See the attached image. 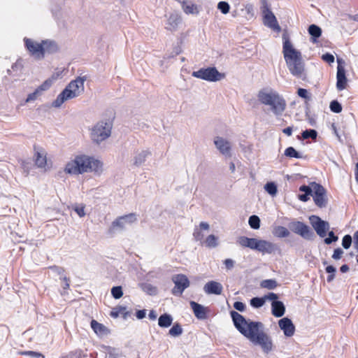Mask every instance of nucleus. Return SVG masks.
Returning <instances> with one entry per match:
<instances>
[{
  "label": "nucleus",
  "instance_id": "nucleus-4",
  "mask_svg": "<svg viewBox=\"0 0 358 358\" xmlns=\"http://www.w3.org/2000/svg\"><path fill=\"white\" fill-rule=\"evenodd\" d=\"M259 103L268 108L276 117L281 116L287 107V102L282 95L272 88H264L258 92Z\"/></svg>",
  "mask_w": 358,
  "mask_h": 358
},
{
  "label": "nucleus",
  "instance_id": "nucleus-30",
  "mask_svg": "<svg viewBox=\"0 0 358 358\" xmlns=\"http://www.w3.org/2000/svg\"><path fill=\"white\" fill-rule=\"evenodd\" d=\"M285 155L290 158L303 159L306 158L301 153L297 152L293 147H289L285 150Z\"/></svg>",
  "mask_w": 358,
  "mask_h": 358
},
{
  "label": "nucleus",
  "instance_id": "nucleus-60",
  "mask_svg": "<svg viewBox=\"0 0 358 358\" xmlns=\"http://www.w3.org/2000/svg\"><path fill=\"white\" fill-rule=\"evenodd\" d=\"M200 230H208L210 228L209 224L207 222H201L199 224Z\"/></svg>",
  "mask_w": 358,
  "mask_h": 358
},
{
  "label": "nucleus",
  "instance_id": "nucleus-9",
  "mask_svg": "<svg viewBox=\"0 0 358 358\" xmlns=\"http://www.w3.org/2000/svg\"><path fill=\"white\" fill-rule=\"evenodd\" d=\"M192 76L208 82L220 81L225 77V75L219 72L215 67L201 68L198 71H193Z\"/></svg>",
  "mask_w": 358,
  "mask_h": 358
},
{
  "label": "nucleus",
  "instance_id": "nucleus-3",
  "mask_svg": "<svg viewBox=\"0 0 358 358\" xmlns=\"http://www.w3.org/2000/svg\"><path fill=\"white\" fill-rule=\"evenodd\" d=\"M282 53L289 71L293 76L301 77L304 64L301 52L294 48L286 34L282 35Z\"/></svg>",
  "mask_w": 358,
  "mask_h": 358
},
{
  "label": "nucleus",
  "instance_id": "nucleus-7",
  "mask_svg": "<svg viewBox=\"0 0 358 358\" xmlns=\"http://www.w3.org/2000/svg\"><path fill=\"white\" fill-rule=\"evenodd\" d=\"M111 129L112 124L110 122H98L90 129V138L94 143L99 144L110 136Z\"/></svg>",
  "mask_w": 358,
  "mask_h": 358
},
{
  "label": "nucleus",
  "instance_id": "nucleus-27",
  "mask_svg": "<svg viewBox=\"0 0 358 358\" xmlns=\"http://www.w3.org/2000/svg\"><path fill=\"white\" fill-rule=\"evenodd\" d=\"M182 7L186 14L198 15L199 13L198 6L191 1H184Z\"/></svg>",
  "mask_w": 358,
  "mask_h": 358
},
{
  "label": "nucleus",
  "instance_id": "nucleus-37",
  "mask_svg": "<svg viewBox=\"0 0 358 358\" xmlns=\"http://www.w3.org/2000/svg\"><path fill=\"white\" fill-rule=\"evenodd\" d=\"M217 9L224 15L229 13L230 6L227 1H220L217 6Z\"/></svg>",
  "mask_w": 358,
  "mask_h": 358
},
{
  "label": "nucleus",
  "instance_id": "nucleus-56",
  "mask_svg": "<svg viewBox=\"0 0 358 358\" xmlns=\"http://www.w3.org/2000/svg\"><path fill=\"white\" fill-rule=\"evenodd\" d=\"M234 307L236 310H238V311H241V312H243L245 310V305L241 302V301H236L234 303Z\"/></svg>",
  "mask_w": 358,
  "mask_h": 358
},
{
  "label": "nucleus",
  "instance_id": "nucleus-54",
  "mask_svg": "<svg viewBox=\"0 0 358 358\" xmlns=\"http://www.w3.org/2000/svg\"><path fill=\"white\" fill-rule=\"evenodd\" d=\"M322 59L329 64L333 63L334 62V57L330 53H326L323 55L322 56Z\"/></svg>",
  "mask_w": 358,
  "mask_h": 358
},
{
  "label": "nucleus",
  "instance_id": "nucleus-25",
  "mask_svg": "<svg viewBox=\"0 0 358 358\" xmlns=\"http://www.w3.org/2000/svg\"><path fill=\"white\" fill-rule=\"evenodd\" d=\"M272 314L276 317H282L285 312V307L282 301H273L271 303Z\"/></svg>",
  "mask_w": 358,
  "mask_h": 358
},
{
  "label": "nucleus",
  "instance_id": "nucleus-32",
  "mask_svg": "<svg viewBox=\"0 0 358 358\" xmlns=\"http://www.w3.org/2000/svg\"><path fill=\"white\" fill-rule=\"evenodd\" d=\"M308 33L310 35L315 38H319L322 34V29L320 27L315 24H311L308 27Z\"/></svg>",
  "mask_w": 358,
  "mask_h": 358
},
{
  "label": "nucleus",
  "instance_id": "nucleus-51",
  "mask_svg": "<svg viewBox=\"0 0 358 358\" xmlns=\"http://www.w3.org/2000/svg\"><path fill=\"white\" fill-rule=\"evenodd\" d=\"M193 236L196 241H201L203 239L204 235L201 231L196 228L194 231Z\"/></svg>",
  "mask_w": 358,
  "mask_h": 358
},
{
  "label": "nucleus",
  "instance_id": "nucleus-43",
  "mask_svg": "<svg viewBox=\"0 0 358 358\" xmlns=\"http://www.w3.org/2000/svg\"><path fill=\"white\" fill-rule=\"evenodd\" d=\"M55 78H53L52 79H48V80H46L42 85H41L37 89L40 91V92L41 93V92L43 91H45L47 90H48L50 86L52 85V81L53 80H55Z\"/></svg>",
  "mask_w": 358,
  "mask_h": 358
},
{
  "label": "nucleus",
  "instance_id": "nucleus-58",
  "mask_svg": "<svg viewBox=\"0 0 358 358\" xmlns=\"http://www.w3.org/2000/svg\"><path fill=\"white\" fill-rule=\"evenodd\" d=\"M145 310H140L136 312V317L139 320H141L145 317Z\"/></svg>",
  "mask_w": 358,
  "mask_h": 358
},
{
  "label": "nucleus",
  "instance_id": "nucleus-23",
  "mask_svg": "<svg viewBox=\"0 0 358 358\" xmlns=\"http://www.w3.org/2000/svg\"><path fill=\"white\" fill-rule=\"evenodd\" d=\"M90 325L94 333L99 337L106 336L110 333L109 329L105 325L94 320L91 321Z\"/></svg>",
  "mask_w": 358,
  "mask_h": 358
},
{
  "label": "nucleus",
  "instance_id": "nucleus-45",
  "mask_svg": "<svg viewBox=\"0 0 358 358\" xmlns=\"http://www.w3.org/2000/svg\"><path fill=\"white\" fill-rule=\"evenodd\" d=\"M352 244V237L350 235H345L342 240V245L345 249H348Z\"/></svg>",
  "mask_w": 358,
  "mask_h": 358
},
{
  "label": "nucleus",
  "instance_id": "nucleus-24",
  "mask_svg": "<svg viewBox=\"0 0 358 358\" xmlns=\"http://www.w3.org/2000/svg\"><path fill=\"white\" fill-rule=\"evenodd\" d=\"M42 50L44 57L45 53L51 54L56 52L58 50V45L53 41L44 40L42 41Z\"/></svg>",
  "mask_w": 358,
  "mask_h": 358
},
{
  "label": "nucleus",
  "instance_id": "nucleus-53",
  "mask_svg": "<svg viewBox=\"0 0 358 358\" xmlns=\"http://www.w3.org/2000/svg\"><path fill=\"white\" fill-rule=\"evenodd\" d=\"M343 254V250L338 248L334 250V254L332 255V258L335 260H338L341 258Z\"/></svg>",
  "mask_w": 358,
  "mask_h": 358
},
{
  "label": "nucleus",
  "instance_id": "nucleus-42",
  "mask_svg": "<svg viewBox=\"0 0 358 358\" xmlns=\"http://www.w3.org/2000/svg\"><path fill=\"white\" fill-rule=\"evenodd\" d=\"M302 137L304 139L312 138L315 139L317 137V131L314 129H306L302 133Z\"/></svg>",
  "mask_w": 358,
  "mask_h": 358
},
{
  "label": "nucleus",
  "instance_id": "nucleus-49",
  "mask_svg": "<svg viewBox=\"0 0 358 358\" xmlns=\"http://www.w3.org/2000/svg\"><path fill=\"white\" fill-rule=\"evenodd\" d=\"M297 94L305 99L309 100L310 99V96L307 90L303 88H299L297 91Z\"/></svg>",
  "mask_w": 358,
  "mask_h": 358
},
{
  "label": "nucleus",
  "instance_id": "nucleus-50",
  "mask_svg": "<svg viewBox=\"0 0 358 358\" xmlns=\"http://www.w3.org/2000/svg\"><path fill=\"white\" fill-rule=\"evenodd\" d=\"M40 95H41L40 91L38 89H36L33 93H31L27 96L26 102H30V101H34Z\"/></svg>",
  "mask_w": 358,
  "mask_h": 358
},
{
  "label": "nucleus",
  "instance_id": "nucleus-63",
  "mask_svg": "<svg viewBox=\"0 0 358 358\" xmlns=\"http://www.w3.org/2000/svg\"><path fill=\"white\" fill-rule=\"evenodd\" d=\"M283 133L287 135L288 136H290L292 134V128L290 127H288L283 129Z\"/></svg>",
  "mask_w": 358,
  "mask_h": 358
},
{
  "label": "nucleus",
  "instance_id": "nucleus-11",
  "mask_svg": "<svg viewBox=\"0 0 358 358\" xmlns=\"http://www.w3.org/2000/svg\"><path fill=\"white\" fill-rule=\"evenodd\" d=\"M289 227L294 233L301 236L304 239L311 241L315 238L314 232L303 222L299 221L291 222Z\"/></svg>",
  "mask_w": 358,
  "mask_h": 358
},
{
  "label": "nucleus",
  "instance_id": "nucleus-17",
  "mask_svg": "<svg viewBox=\"0 0 358 358\" xmlns=\"http://www.w3.org/2000/svg\"><path fill=\"white\" fill-rule=\"evenodd\" d=\"M278 325L287 337H291L294 334L295 326L288 317H283L278 321Z\"/></svg>",
  "mask_w": 358,
  "mask_h": 358
},
{
  "label": "nucleus",
  "instance_id": "nucleus-38",
  "mask_svg": "<svg viewBox=\"0 0 358 358\" xmlns=\"http://www.w3.org/2000/svg\"><path fill=\"white\" fill-rule=\"evenodd\" d=\"M261 286L264 288L273 289L277 287V282L272 279L264 280L262 281Z\"/></svg>",
  "mask_w": 358,
  "mask_h": 358
},
{
  "label": "nucleus",
  "instance_id": "nucleus-19",
  "mask_svg": "<svg viewBox=\"0 0 358 358\" xmlns=\"http://www.w3.org/2000/svg\"><path fill=\"white\" fill-rule=\"evenodd\" d=\"M336 87L338 90L341 91L345 89L347 85V78L345 76V71L343 66L340 64L337 67L336 73Z\"/></svg>",
  "mask_w": 358,
  "mask_h": 358
},
{
  "label": "nucleus",
  "instance_id": "nucleus-21",
  "mask_svg": "<svg viewBox=\"0 0 358 358\" xmlns=\"http://www.w3.org/2000/svg\"><path fill=\"white\" fill-rule=\"evenodd\" d=\"M150 155L151 152L149 150L136 151L134 156V165L136 166H141L145 162L146 159Z\"/></svg>",
  "mask_w": 358,
  "mask_h": 358
},
{
  "label": "nucleus",
  "instance_id": "nucleus-40",
  "mask_svg": "<svg viewBox=\"0 0 358 358\" xmlns=\"http://www.w3.org/2000/svg\"><path fill=\"white\" fill-rule=\"evenodd\" d=\"M329 108L334 113H338L342 110L341 104L336 100H334L330 103Z\"/></svg>",
  "mask_w": 358,
  "mask_h": 358
},
{
  "label": "nucleus",
  "instance_id": "nucleus-8",
  "mask_svg": "<svg viewBox=\"0 0 358 358\" xmlns=\"http://www.w3.org/2000/svg\"><path fill=\"white\" fill-rule=\"evenodd\" d=\"M261 11L264 24L274 31L279 33L281 31V27L273 13L271 10L266 0H261Z\"/></svg>",
  "mask_w": 358,
  "mask_h": 358
},
{
  "label": "nucleus",
  "instance_id": "nucleus-57",
  "mask_svg": "<svg viewBox=\"0 0 358 358\" xmlns=\"http://www.w3.org/2000/svg\"><path fill=\"white\" fill-rule=\"evenodd\" d=\"M264 299L272 301V302L278 301L277 299H278V296L275 293L271 292L268 294L265 295Z\"/></svg>",
  "mask_w": 358,
  "mask_h": 358
},
{
  "label": "nucleus",
  "instance_id": "nucleus-16",
  "mask_svg": "<svg viewBox=\"0 0 358 358\" xmlns=\"http://www.w3.org/2000/svg\"><path fill=\"white\" fill-rule=\"evenodd\" d=\"M213 143L220 154L225 157H231V143L229 141L224 137L217 136L214 138Z\"/></svg>",
  "mask_w": 358,
  "mask_h": 358
},
{
  "label": "nucleus",
  "instance_id": "nucleus-61",
  "mask_svg": "<svg viewBox=\"0 0 358 358\" xmlns=\"http://www.w3.org/2000/svg\"><path fill=\"white\" fill-rule=\"evenodd\" d=\"M313 194H304L299 196V199L302 201H307L309 199V196Z\"/></svg>",
  "mask_w": 358,
  "mask_h": 358
},
{
  "label": "nucleus",
  "instance_id": "nucleus-47",
  "mask_svg": "<svg viewBox=\"0 0 358 358\" xmlns=\"http://www.w3.org/2000/svg\"><path fill=\"white\" fill-rule=\"evenodd\" d=\"M50 269L55 274L59 275L60 278H62L63 277H64V270L63 268L57 266H51L50 268Z\"/></svg>",
  "mask_w": 358,
  "mask_h": 358
},
{
  "label": "nucleus",
  "instance_id": "nucleus-1",
  "mask_svg": "<svg viewBox=\"0 0 358 358\" xmlns=\"http://www.w3.org/2000/svg\"><path fill=\"white\" fill-rule=\"evenodd\" d=\"M234 324L237 330L255 345H259L263 352L269 353L273 350V341L271 337L264 332V325L260 322L247 320L235 310L230 312Z\"/></svg>",
  "mask_w": 358,
  "mask_h": 358
},
{
  "label": "nucleus",
  "instance_id": "nucleus-15",
  "mask_svg": "<svg viewBox=\"0 0 358 358\" xmlns=\"http://www.w3.org/2000/svg\"><path fill=\"white\" fill-rule=\"evenodd\" d=\"M24 41L26 48L32 57L38 60L43 59L42 42L38 43L28 38H24Z\"/></svg>",
  "mask_w": 358,
  "mask_h": 358
},
{
  "label": "nucleus",
  "instance_id": "nucleus-13",
  "mask_svg": "<svg viewBox=\"0 0 358 358\" xmlns=\"http://www.w3.org/2000/svg\"><path fill=\"white\" fill-rule=\"evenodd\" d=\"M172 281L175 287L172 289V294L176 296H181L184 290L189 286V280L184 274H177L172 277Z\"/></svg>",
  "mask_w": 358,
  "mask_h": 358
},
{
  "label": "nucleus",
  "instance_id": "nucleus-46",
  "mask_svg": "<svg viewBox=\"0 0 358 358\" xmlns=\"http://www.w3.org/2000/svg\"><path fill=\"white\" fill-rule=\"evenodd\" d=\"M73 210L76 212L80 217H83L85 215V206L83 204L75 206L73 207Z\"/></svg>",
  "mask_w": 358,
  "mask_h": 358
},
{
  "label": "nucleus",
  "instance_id": "nucleus-64",
  "mask_svg": "<svg viewBox=\"0 0 358 358\" xmlns=\"http://www.w3.org/2000/svg\"><path fill=\"white\" fill-rule=\"evenodd\" d=\"M62 279H63V280H64V285H62L63 289H69V280L66 278V276L63 277Z\"/></svg>",
  "mask_w": 358,
  "mask_h": 358
},
{
  "label": "nucleus",
  "instance_id": "nucleus-5",
  "mask_svg": "<svg viewBox=\"0 0 358 358\" xmlns=\"http://www.w3.org/2000/svg\"><path fill=\"white\" fill-rule=\"evenodd\" d=\"M85 80V77H78L71 81L64 90L58 94L56 99L52 102V106L57 108H60L66 101L78 96L84 91Z\"/></svg>",
  "mask_w": 358,
  "mask_h": 358
},
{
  "label": "nucleus",
  "instance_id": "nucleus-52",
  "mask_svg": "<svg viewBox=\"0 0 358 358\" xmlns=\"http://www.w3.org/2000/svg\"><path fill=\"white\" fill-rule=\"evenodd\" d=\"M299 190L301 192H305V194H313V182L310 184V186H307V185L301 186L299 187Z\"/></svg>",
  "mask_w": 358,
  "mask_h": 358
},
{
  "label": "nucleus",
  "instance_id": "nucleus-12",
  "mask_svg": "<svg viewBox=\"0 0 358 358\" xmlns=\"http://www.w3.org/2000/svg\"><path fill=\"white\" fill-rule=\"evenodd\" d=\"M313 198L315 205L320 208H324L327 205L328 199L326 189L320 184L313 182Z\"/></svg>",
  "mask_w": 358,
  "mask_h": 358
},
{
  "label": "nucleus",
  "instance_id": "nucleus-18",
  "mask_svg": "<svg viewBox=\"0 0 358 358\" xmlns=\"http://www.w3.org/2000/svg\"><path fill=\"white\" fill-rule=\"evenodd\" d=\"M223 287L221 283L211 280L208 282L203 286V291L207 294L220 295L222 294Z\"/></svg>",
  "mask_w": 358,
  "mask_h": 358
},
{
  "label": "nucleus",
  "instance_id": "nucleus-39",
  "mask_svg": "<svg viewBox=\"0 0 358 358\" xmlns=\"http://www.w3.org/2000/svg\"><path fill=\"white\" fill-rule=\"evenodd\" d=\"M264 303V298L254 297L250 300V305L254 308H260Z\"/></svg>",
  "mask_w": 358,
  "mask_h": 358
},
{
  "label": "nucleus",
  "instance_id": "nucleus-35",
  "mask_svg": "<svg viewBox=\"0 0 358 358\" xmlns=\"http://www.w3.org/2000/svg\"><path fill=\"white\" fill-rule=\"evenodd\" d=\"M182 333V329L178 323L175 324L169 331V335L173 337L179 336Z\"/></svg>",
  "mask_w": 358,
  "mask_h": 358
},
{
  "label": "nucleus",
  "instance_id": "nucleus-48",
  "mask_svg": "<svg viewBox=\"0 0 358 358\" xmlns=\"http://www.w3.org/2000/svg\"><path fill=\"white\" fill-rule=\"evenodd\" d=\"M21 354L23 355L30 356L33 358H39V357L45 358L44 356L41 353L38 352H34V351H24V352H21Z\"/></svg>",
  "mask_w": 358,
  "mask_h": 358
},
{
  "label": "nucleus",
  "instance_id": "nucleus-26",
  "mask_svg": "<svg viewBox=\"0 0 358 358\" xmlns=\"http://www.w3.org/2000/svg\"><path fill=\"white\" fill-rule=\"evenodd\" d=\"M35 164L39 168L45 169L47 165L46 153L43 150L37 151L35 154Z\"/></svg>",
  "mask_w": 358,
  "mask_h": 358
},
{
  "label": "nucleus",
  "instance_id": "nucleus-36",
  "mask_svg": "<svg viewBox=\"0 0 358 358\" xmlns=\"http://www.w3.org/2000/svg\"><path fill=\"white\" fill-rule=\"evenodd\" d=\"M248 223L251 228L258 229L260 227V219L257 215H252L249 217Z\"/></svg>",
  "mask_w": 358,
  "mask_h": 358
},
{
  "label": "nucleus",
  "instance_id": "nucleus-22",
  "mask_svg": "<svg viewBox=\"0 0 358 358\" xmlns=\"http://www.w3.org/2000/svg\"><path fill=\"white\" fill-rule=\"evenodd\" d=\"M180 22V16L177 13H172L169 15L167 20L166 29L169 31H174L178 29V27Z\"/></svg>",
  "mask_w": 358,
  "mask_h": 358
},
{
  "label": "nucleus",
  "instance_id": "nucleus-62",
  "mask_svg": "<svg viewBox=\"0 0 358 358\" xmlns=\"http://www.w3.org/2000/svg\"><path fill=\"white\" fill-rule=\"evenodd\" d=\"M157 313L155 310H152L150 311L148 317L151 320H155L157 318Z\"/></svg>",
  "mask_w": 358,
  "mask_h": 358
},
{
  "label": "nucleus",
  "instance_id": "nucleus-41",
  "mask_svg": "<svg viewBox=\"0 0 358 358\" xmlns=\"http://www.w3.org/2000/svg\"><path fill=\"white\" fill-rule=\"evenodd\" d=\"M111 294L116 299L121 298L123 295L122 287H120V286L113 287L111 289Z\"/></svg>",
  "mask_w": 358,
  "mask_h": 358
},
{
  "label": "nucleus",
  "instance_id": "nucleus-14",
  "mask_svg": "<svg viewBox=\"0 0 358 358\" xmlns=\"http://www.w3.org/2000/svg\"><path fill=\"white\" fill-rule=\"evenodd\" d=\"M309 220L317 234L322 238L325 237L327 231L329 229V222L322 220L320 217L316 215H311L309 217Z\"/></svg>",
  "mask_w": 358,
  "mask_h": 358
},
{
  "label": "nucleus",
  "instance_id": "nucleus-29",
  "mask_svg": "<svg viewBox=\"0 0 358 358\" xmlns=\"http://www.w3.org/2000/svg\"><path fill=\"white\" fill-rule=\"evenodd\" d=\"M273 234L278 238H286L289 236V231L285 227L277 226L273 229Z\"/></svg>",
  "mask_w": 358,
  "mask_h": 358
},
{
  "label": "nucleus",
  "instance_id": "nucleus-59",
  "mask_svg": "<svg viewBox=\"0 0 358 358\" xmlns=\"http://www.w3.org/2000/svg\"><path fill=\"white\" fill-rule=\"evenodd\" d=\"M326 270V272L329 273V274H331V273H335L336 269L334 266H327L325 268Z\"/></svg>",
  "mask_w": 358,
  "mask_h": 358
},
{
  "label": "nucleus",
  "instance_id": "nucleus-34",
  "mask_svg": "<svg viewBox=\"0 0 358 358\" xmlns=\"http://www.w3.org/2000/svg\"><path fill=\"white\" fill-rule=\"evenodd\" d=\"M141 288L143 292L150 295H155L157 293V288L150 283L143 284Z\"/></svg>",
  "mask_w": 358,
  "mask_h": 358
},
{
  "label": "nucleus",
  "instance_id": "nucleus-33",
  "mask_svg": "<svg viewBox=\"0 0 358 358\" xmlns=\"http://www.w3.org/2000/svg\"><path fill=\"white\" fill-rule=\"evenodd\" d=\"M264 189L271 196H274L278 192L277 185L273 182H268L264 185Z\"/></svg>",
  "mask_w": 358,
  "mask_h": 358
},
{
  "label": "nucleus",
  "instance_id": "nucleus-2",
  "mask_svg": "<svg viewBox=\"0 0 358 358\" xmlns=\"http://www.w3.org/2000/svg\"><path fill=\"white\" fill-rule=\"evenodd\" d=\"M103 171V163L85 155L76 156L74 159L69 162L64 168V172L72 175L92 172L100 175Z\"/></svg>",
  "mask_w": 358,
  "mask_h": 358
},
{
  "label": "nucleus",
  "instance_id": "nucleus-28",
  "mask_svg": "<svg viewBox=\"0 0 358 358\" xmlns=\"http://www.w3.org/2000/svg\"><path fill=\"white\" fill-rule=\"evenodd\" d=\"M172 322V316L169 314L164 313L159 317L158 324L162 328H167L171 325Z\"/></svg>",
  "mask_w": 358,
  "mask_h": 358
},
{
  "label": "nucleus",
  "instance_id": "nucleus-31",
  "mask_svg": "<svg viewBox=\"0 0 358 358\" xmlns=\"http://www.w3.org/2000/svg\"><path fill=\"white\" fill-rule=\"evenodd\" d=\"M205 245L208 248H216L218 245L217 237L213 234L209 235L205 241Z\"/></svg>",
  "mask_w": 358,
  "mask_h": 358
},
{
  "label": "nucleus",
  "instance_id": "nucleus-44",
  "mask_svg": "<svg viewBox=\"0 0 358 358\" xmlns=\"http://www.w3.org/2000/svg\"><path fill=\"white\" fill-rule=\"evenodd\" d=\"M328 235H329V237L326 238L324 240V243L327 245H329V244H331L333 242H336L338 239V236H336L333 231H329Z\"/></svg>",
  "mask_w": 358,
  "mask_h": 358
},
{
  "label": "nucleus",
  "instance_id": "nucleus-10",
  "mask_svg": "<svg viewBox=\"0 0 358 358\" xmlns=\"http://www.w3.org/2000/svg\"><path fill=\"white\" fill-rule=\"evenodd\" d=\"M137 220L136 215L135 213H129L120 216L115 219L111 224L110 228V232L115 231H122L127 229L128 226L131 225Z\"/></svg>",
  "mask_w": 358,
  "mask_h": 358
},
{
  "label": "nucleus",
  "instance_id": "nucleus-6",
  "mask_svg": "<svg viewBox=\"0 0 358 358\" xmlns=\"http://www.w3.org/2000/svg\"><path fill=\"white\" fill-rule=\"evenodd\" d=\"M236 242L242 247L257 250L262 254H271L278 249L277 245L272 242L255 238L240 236L237 238Z\"/></svg>",
  "mask_w": 358,
  "mask_h": 358
},
{
  "label": "nucleus",
  "instance_id": "nucleus-55",
  "mask_svg": "<svg viewBox=\"0 0 358 358\" xmlns=\"http://www.w3.org/2000/svg\"><path fill=\"white\" fill-rule=\"evenodd\" d=\"M224 264L227 270H231L234 268L235 262L231 259H226L224 261Z\"/></svg>",
  "mask_w": 358,
  "mask_h": 358
},
{
  "label": "nucleus",
  "instance_id": "nucleus-20",
  "mask_svg": "<svg viewBox=\"0 0 358 358\" xmlns=\"http://www.w3.org/2000/svg\"><path fill=\"white\" fill-rule=\"evenodd\" d=\"M189 304L197 319L205 320L207 318L206 308L195 301H190Z\"/></svg>",
  "mask_w": 358,
  "mask_h": 358
}]
</instances>
